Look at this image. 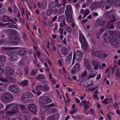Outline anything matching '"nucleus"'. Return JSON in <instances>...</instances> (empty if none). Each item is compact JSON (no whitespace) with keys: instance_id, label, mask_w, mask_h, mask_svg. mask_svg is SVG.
<instances>
[{"instance_id":"nucleus-1","label":"nucleus","mask_w":120,"mask_h":120,"mask_svg":"<svg viewBox=\"0 0 120 120\" xmlns=\"http://www.w3.org/2000/svg\"><path fill=\"white\" fill-rule=\"evenodd\" d=\"M66 8L65 12L67 18L66 20L68 22H72L73 19L72 17V11L71 6L70 5H68L66 6Z\"/></svg>"},{"instance_id":"nucleus-2","label":"nucleus","mask_w":120,"mask_h":120,"mask_svg":"<svg viewBox=\"0 0 120 120\" xmlns=\"http://www.w3.org/2000/svg\"><path fill=\"white\" fill-rule=\"evenodd\" d=\"M51 100L46 97H43L40 98L39 99V104L41 106L48 103L51 101Z\"/></svg>"},{"instance_id":"nucleus-3","label":"nucleus","mask_w":120,"mask_h":120,"mask_svg":"<svg viewBox=\"0 0 120 120\" xmlns=\"http://www.w3.org/2000/svg\"><path fill=\"white\" fill-rule=\"evenodd\" d=\"M8 90L11 92L14 93H19L20 90L19 87L16 85H12L8 87Z\"/></svg>"},{"instance_id":"nucleus-4","label":"nucleus","mask_w":120,"mask_h":120,"mask_svg":"<svg viewBox=\"0 0 120 120\" xmlns=\"http://www.w3.org/2000/svg\"><path fill=\"white\" fill-rule=\"evenodd\" d=\"M80 41L82 47L84 49L86 48L87 44L86 41L83 34L81 33H79Z\"/></svg>"},{"instance_id":"nucleus-5","label":"nucleus","mask_w":120,"mask_h":120,"mask_svg":"<svg viewBox=\"0 0 120 120\" xmlns=\"http://www.w3.org/2000/svg\"><path fill=\"white\" fill-rule=\"evenodd\" d=\"M4 101L6 102H8L12 101L13 100V97L9 93L5 94L4 97Z\"/></svg>"},{"instance_id":"nucleus-6","label":"nucleus","mask_w":120,"mask_h":120,"mask_svg":"<svg viewBox=\"0 0 120 120\" xmlns=\"http://www.w3.org/2000/svg\"><path fill=\"white\" fill-rule=\"evenodd\" d=\"M10 43L12 44L15 45H18L20 42V38L18 37L15 36L14 38L9 39Z\"/></svg>"},{"instance_id":"nucleus-7","label":"nucleus","mask_w":120,"mask_h":120,"mask_svg":"<svg viewBox=\"0 0 120 120\" xmlns=\"http://www.w3.org/2000/svg\"><path fill=\"white\" fill-rule=\"evenodd\" d=\"M82 53L78 50H77L75 53L74 52L73 56L78 61H79L82 59Z\"/></svg>"},{"instance_id":"nucleus-8","label":"nucleus","mask_w":120,"mask_h":120,"mask_svg":"<svg viewBox=\"0 0 120 120\" xmlns=\"http://www.w3.org/2000/svg\"><path fill=\"white\" fill-rule=\"evenodd\" d=\"M4 74L5 75H11L14 72V71L11 68L9 67L6 68L4 69Z\"/></svg>"},{"instance_id":"nucleus-9","label":"nucleus","mask_w":120,"mask_h":120,"mask_svg":"<svg viewBox=\"0 0 120 120\" xmlns=\"http://www.w3.org/2000/svg\"><path fill=\"white\" fill-rule=\"evenodd\" d=\"M28 109L33 113H35L37 112L36 105L33 104H30L27 107Z\"/></svg>"},{"instance_id":"nucleus-10","label":"nucleus","mask_w":120,"mask_h":120,"mask_svg":"<svg viewBox=\"0 0 120 120\" xmlns=\"http://www.w3.org/2000/svg\"><path fill=\"white\" fill-rule=\"evenodd\" d=\"M111 42L112 45L115 47H117L120 45L118 40L116 38H112L111 39Z\"/></svg>"},{"instance_id":"nucleus-11","label":"nucleus","mask_w":120,"mask_h":120,"mask_svg":"<svg viewBox=\"0 0 120 120\" xmlns=\"http://www.w3.org/2000/svg\"><path fill=\"white\" fill-rule=\"evenodd\" d=\"M107 21L106 19L104 20L103 18H101L100 19L97 20L96 22L97 24L101 26H104Z\"/></svg>"},{"instance_id":"nucleus-12","label":"nucleus","mask_w":120,"mask_h":120,"mask_svg":"<svg viewBox=\"0 0 120 120\" xmlns=\"http://www.w3.org/2000/svg\"><path fill=\"white\" fill-rule=\"evenodd\" d=\"M33 96L32 93L30 92H28L24 93L21 97V100H24L25 98H31Z\"/></svg>"},{"instance_id":"nucleus-13","label":"nucleus","mask_w":120,"mask_h":120,"mask_svg":"<svg viewBox=\"0 0 120 120\" xmlns=\"http://www.w3.org/2000/svg\"><path fill=\"white\" fill-rule=\"evenodd\" d=\"M11 106L10 110L14 112L15 113V114L17 113V111L19 110V108L18 107L17 105L15 104H11Z\"/></svg>"},{"instance_id":"nucleus-14","label":"nucleus","mask_w":120,"mask_h":120,"mask_svg":"<svg viewBox=\"0 0 120 120\" xmlns=\"http://www.w3.org/2000/svg\"><path fill=\"white\" fill-rule=\"evenodd\" d=\"M92 63L94 66V69L95 70H97L98 69V67L100 66L101 64L98 62L96 60H94L92 61Z\"/></svg>"},{"instance_id":"nucleus-15","label":"nucleus","mask_w":120,"mask_h":120,"mask_svg":"<svg viewBox=\"0 0 120 120\" xmlns=\"http://www.w3.org/2000/svg\"><path fill=\"white\" fill-rule=\"evenodd\" d=\"M101 6L100 4L97 2H95L93 3L90 6V8L91 10H92L96 8H99Z\"/></svg>"},{"instance_id":"nucleus-16","label":"nucleus","mask_w":120,"mask_h":120,"mask_svg":"<svg viewBox=\"0 0 120 120\" xmlns=\"http://www.w3.org/2000/svg\"><path fill=\"white\" fill-rule=\"evenodd\" d=\"M8 33L9 34V39L12 38L13 37V35L16 34L17 31L13 29H10L8 31Z\"/></svg>"},{"instance_id":"nucleus-17","label":"nucleus","mask_w":120,"mask_h":120,"mask_svg":"<svg viewBox=\"0 0 120 120\" xmlns=\"http://www.w3.org/2000/svg\"><path fill=\"white\" fill-rule=\"evenodd\" d=\"M2 21L4 22H6L10 21L12 22L14 24L16 23L14 22L12 20H11L10 18L8 16H3L2 19Z\"/></svg>"},{"instance_id":"nucleus-18","label":"nucleus","mask_w":120,"mask_h":120,"mask_svg":"<svg viewBox=\"0 0 120 120\" xmlns=\"http://www.w3.org/2000/svg\"><path fill=\"white\" fill-rule=\"evenodd\" d=\"M37 5L38 7L41 9L45 8L46 6L47 3L45 1H43L41 4L39 2L37 3Z\"/></svg>"},{"instance_id":"nucleus-19","label":"nucleus","mask_w":120,"mask_h":120,"mask_svg":"<svg viewBox=\"0 0 120 120\" xmlns=\"http://www.w3.org/2000/svg\"><path fill=\"white\" fill-rule=\"evenodd\" d=\"M61 53L64 55L66 56L68 53V49L65 47H62Z\"/></svg>"},{"instance_id":"nucleus-20","label":"nucleus","mask_w":120,"mask_h":120,"mask_svg":"<svg viewBox=\"0 0 120 120\" xmlns=\"http://www.w3.org/2000/svg\"><path fill=\"white\" fill-rule=\"evenodd\" d=\"M7 54L10 56L9 57V59L11 61H13L15 60L16 57L15 56H13L12 52H9L7 53Z\"/></svg>"},{"instance_id":"nucleus-21","label":"nucleus","mask_w":120,"mask_h":120,"mask_svg":"<svg viewBox=\"0 0 120 120\" xmlns=\"http://www.w3.org/2000/svg\"><path fill=\"white\" fill-rule=\"evenodd\" d=\"M72 52H71L66 57L65 59V62L66 64H69L70 60L72 58Z\"/></svg>"},{"instance_id":"nucleus-22","label":"nucleus","mask_w":120,"mask_h":120,"mask_svg":"<svg viewBox=\"0 0 120 120\" xmlns=\"http://www.w3.org/2000/svg\"><path fill=\"white\" fill-rule=\"evenodd\" d=\"M116 20V19L114 16H113L112 18H111L108 22L107 24V26H109L110 25L112 24Z\"/></svg>"},{"instance_id":"nucleus-23","label":"nucleus","mask_w":120,"mask_h":120,"mask_svg":"<svg viewBox=\"0 0 120 120\" xmlns=\"http://www.w3.org/2000/svg\"><path fill=\"white\" fill-rule=\"evenodd\" d=\"M49 109L48 106L46 105L45 106L42 107L41 110L40 112V113L43 114L45 113V112Z\"/></svg>"},{"instance_id":"nucleus-24","label":"nucleus","mask_w":120,"mask_h":120,"mask_svg":"<svg viewBox=\"0 0 120 120\" xmlns=\"http://www.w3.org/2000/svg\"><path fill=\"white\" fill-rule=\"evenodd\" d=\"M102 52L101 51H98L94 53L96 56L98 58H101L102 56Z\"/></svg>"},{"instance_id":"nucleus-25","label":"nucleus","mask_w":120,"mask_h":120,"mask_svg":"<svg viewBox=\"0 0 120 120\" xmlns=\"http://www.w3.org/2000/svg\"><path fill=\"white\" fill-rule=\"evenodd\" d=\"M118 70V69H116L117 72L115 73V76L116 79L117 80L120 79V71Z\"/></svg>"},{"instance_id":"nucleus-26","label":"nucleus","mask_w":120,"mask_h":120,"mask_svg":"<svg viewBox=\"0 0 120 120\" xmlns=\"http://www.w3.org/2000/svg\"><path fill=\"white\" fill-rule=\"evenodd\" d=\"M44 75L43 74H40L36 76L35 79H43L45 78Z\"/></svg>"},{"instance_id":"nucleus-27","label":"nucleus","mask_w":120,"mask_h":120,"mask_svg":"<svg viewBox=\"0 0 120 120\" xmlns=\"http://www.w3.org/2000/svg\"><path fill=\"white\" fill-rule=\"evenodd\" d=\"M16 48L15 47H2L1 49L2 51H4L5 50H11L12 49H15Z\"/></svg>"},{"instance_id":"nucleus-28","label":"nucleus","mask_w":120,"mask_h":120,"mask_svg":"<svg viewBox=\"0 0 120 120\" xmlns=\"http://www.w3.org/2000/svg\"><path fill=\"white\" fill-rule=\"evenodd\" d=\"M65 17L64 15H62L59 17L58 18V21L60 22H62L65 20Z\"/></svg>"},{"instance_id":"nucleus-29","label":"nucleus","mask_w":120,"mask_h":120,"mask_svg":"<svg viewBox=\"0 0 120 120\" xmlns=\"http://www.w3.org/2000/svg\"><path fill=\"white\" fill-rule=\"evenodd\" d=\"M42 90L46 91H48L49 88V86L47 85H45L44 86H42Z\"/></svg>"},{"instance_id":"nucleus-30","label":"nucleus","mask_w":120,"mask_h":120,"mask_svg":"<svg viewBox=\"0 0 120 120\" xmlns=\"http://www.w3.org/2000/svg\"><path fill=\"white\" fill-rule=\"evenodd\" d=\"M57 5L56 4V3L51 2L49 4V6L50 8H53L55 7Z\"/></svg>"},{"instance_id":"nucleus-31","label":"nucleus","mask_w":120,"mask_h":120,"mask_svg":"<svg viewBox=\"0 0 120 120\" xmlns=\"http://www.w3.org/2000/svg\"><path fill=\"white\" fill-rule=\"evenodd\" d=\"M56 111L57 110L56 108H51L49 109V114H51L56 112Z\"/></svg>"},{"instance_id":"nucleus-32","label":"nucleus","mask_w":120,"mask_h":120,"mask_svg":"<svg viewBox=\"0 0 120 120\" xmlns=\"http://www.w3.org/2000/svg\"><path fill=\"white\" fill-rule=\"evenodd\" d=\"M5 113L7 115L11 116L15 114V113L14 112L12 111H10L6 112Z\"/></svg>"},{"instance_id":"nucleus-33","label":"nucleus","mask_w":120,"mask_h":120,"mask_svg":"<svg viewBox=\"0 0 120 120\" xmlns=\"http://www.w3.org/2000/svg\"><path fill=\"white\" fill-rule=\"evenodd\" d=\"M42 86L40 85H37L35 89L37 91H40V90H42Z\"/></svg>"},{"instance_id":"nucleus-34","label":"nucleus","mask_w":120,"mask_h":120,"mask_svg":"<svg viewBox=\"0 0 120 120\" xmlns=\"http://www.w3.org/2000/svg\"><path fill=\"white\" fill-rule=\"evenodd\" d=\"M54 120H58L59 117V115L58 113H56L52 115Z\"/></svg>"},{"instance_id":"nucleus-35","label":"nucleus","mask_w":120,"mask_h":120,"mask_svg":"<svg viewBox=\"0 0 120 120\" xmlns=\"http://www.w3.org/2000/svg\"><path fill=\"white\" fill-rule=\"evenodd\" d=\"M27 53V52L26 51H24L23 50L20 51L19 52V54L21 56H22L26 54Z\"/></svg>"},{"instance_id":"nucleus-36","label":"nucleus","mask_w":120,"mask_h":120,"mask_svg":"<svg viewBox=\"0 0 120 120\" xmlns=\"http://www.w3.org/2000/svg\"><path fill=\"white\" fill-rule=\"evenodd\" d=\"M28 82L27 80H24L20 83V85L24 86L26 85L28 83Z\"/></svg>"},{"instance_id":"nucleus-37","label":"nucleus","mask_w":120,"mask_h":120,"mask_svg":"<svg viewBox=\"0 0 120 120\" xmlns=\"http://www.w3.org/2000/svg\"><path fill=\"white\" fill-rule=\"evenodd\" d=\"M6 60V57L5 56L1 55L0 56V61L2 62H4Z\"/></svg>"},{"instance_id":"nucleus-38","label":"nucleus","mask_w":120,"mask_h":120,"mask_svg":"<svg viewBox=\"0 0 120 120\" xmlns=\"http://www.w3.org/2000/svg\"><path fill=\"white\" fill-rule=\"evenodd\" d=\"M53 11V9L52 8H50L47 12L46 14L47 15L49 16L51 15Z\"/></svg>"},{"instance_id":"nucleus-39","label":"nucleus","mask_w":120,"mask_h":120,"mask_svg":"<svg viewBox=\"0 0 120 120\" xmlns=\"http://www.w3.org/2000/svg\"><path fill=\"white\" fill-rule=\"evenodd\" d=\"M79 70H78V69H76L73 67L71 70V72L72 74H74L77 72Z\"/></svg>"},{"instance_id":"nucleus-40","label":"nucleus","mask_w":120,"mask_h":120,"mask_svg":"<svg viewBox=\"0 0 120 120\" xmlns=\"http://www.w3.org/2000/svg\"><path fill=\"white\" fill-rule=\"evenodd\" d=\"M85 68L87 70L89 71H92V68L91 67V66L90 65H88V66H87L85 67Z\"/></svg>"},{"instance_id":"nucleus-41","label":"nucleus","mask_w":120,"mask_h":120,"mask_svg":"<svg viewBox=\"0 0 120 120\" xmlns=\"http://www.w3.org/2000/svg\"><path fill=\"white\" fill-rule=\"evenodd\" d=\"M87 75V72L86 70H85L82 73L81 76L82 77H85Z\"/></svg>"},{"instance_id":"nucleus-42","label":"nucleus","mask_w":120,"mask_h":120,"mask_svg":"<svg viewBox=\"0 0 120 120\" xmlns=\"http://www.w3.org/2000/svg\"><path fill=\"white\" fill-rule=\"evenodd\" d=\"M73 67L76 69H78V70H79L80 68L79 64V63H76Z\"/></svg>"},{"instance_id":"nucleus-43","label":"nucleus","mask_w":120,"mask_h":120,"mask_svg":"<svg viewBox=\"0 0 120 120\" xmlns=\"http://www.w3.org/2000/svg\"><path fill=\"white\" fill-rule=\"evenodd\" d=\"M104 29L103 28H101L100 29L98 32V33L97 34L98 35H100L104 31Z\"/></svg>"},{"instance_id":"nucleus-44","label":"nucleus","mask_w":120,"mask_h":120,"mask_svg":"<svg viewBox=\"0 0 120 120\" xmlns=\"http://www.w3.org/2000/svg\"><path fill=\"white\" fill-rule=\"evenodd\" d=\"M0 81L7 82L8 81V80L5 78L1 77L0 78Z\"/></svg>"},{"instance_id":"nucleus-45","label":"nucleus","mask_w":120,"mask_h":120,"mask_svg":"<svg viewBox=\"0 0 120 120\" xmlns=\"http://www.w3.org/2000/svg\"><path fill=\"white\" fill-rule=\"evenodd\" d=\"M37 70L35 71L34 69H33L31 71V75L32 76L34 75L35 76L37 73Z\"/></svg>"},{"instance_id":"nucleus-46","label":"nucleus","mask_w":120,"mask_h":120,"mask_svg":"<svg viewBox=\"0 0 120 120\" xmlns=\"http://www.w3.org/2000/svg\"><path fill=\"white\" fill-rule=\"evenodd\" d=\"M66 30L69 32H71V27L69 26H67L66 28Z\"/></svg>"},{"instance_id":"nucleus-47","label":"nucleus","mask_w":120,"mask_h":120,"mask_svg":"<svg viewBox=\"0 0 120 120\" xmlns=\"http://www.w3.org/2000/svg\"><path fill=\"white\" fill-rule=\"evenodd\" d=\"M109 99V98H105L104 100L102 101V102L105 104H107L108 103V100Z\"/></svg>"},{"instance_id":"nucleus-48","label":"nucleus","mask_w":120,"mask_h":120,"mask_svg":"<svg viewBox=\"0 0 120 120\" xmlns=\"http://www.w3.org/2000/svg\"><path fill=\"white\" fill-rule=\"evenodd\" d=\"M115 4L117 6L120 5V0H117L115 2Z\"/></svg>"},{"instance_id":"nucleus-49","label":"nucleus","mask_w":120,"mask_h":120,"mask_svg":"<svg viewBox=\"0 0 120 120\" xmlns=\"http://www.w3.org/2000/svg\"><path fill=\"white\" fill-rule=\"evenodd\" d=\"M108 56V54L107 53L103 54H102V56L101 58L103 59L105 58Z\"/></svg>"},{"instance_id":"nucleus-50","label":"nucleus","mask_w":120,"mask_h":120,"mask_svg":"<svg viewBox=\"0 0 120 120\" xmlns=\"http://www.w3.org/2000/svg\"><path fill=\"white\" fill-rule=\"evenodd\" d=\"M89 11L88 9L86 10L84 13V14L85 15V16H86L88 15L89 13Z\"/></svg>"},{"instance_id":"nucleus-51","label":"nucleus","mask_w":120,"mask_h":120,"mask_svg":"<svg viewBox=\"0 0 120 120\" xmlns=\"http://www.w3.org/2000/svg\"><path fill=\"white\" fill-rule=\"evenodd\" d=\"M24 118L25 120H30V119L29 116L26 115L24 116Z\"/></svg>"},{"instance_id":"nucleus-52","label":"nucleus","mask_w":120,"mask_h":120,"mask_svg":"<svg viewBox=\"0 0 120 120\" xmlns=\"http://www.w3.org/2000/svg\"><path fill=\"white\" fill-rule=\"evenodd\" d=\"M6 10V9L5 8H2L0 10V13L1 14H2L4 13Z\"/></svg>"},{"instance_id":"nucleus-53","label":"nucleus","mask_w":120,"mask_h":120,"mask_svg":"<svg viewBox=\"0 0 120 120\" xmlns=\"http://www.w3.org/2000/svg\"><path fill=\"white\" fill-rule=\"evenodd\" d=\"M8 78L10 81H12L14 80V78L11 76H9L8 77Z\"/></svg>"},{"instance_id":"nucleus-54","label":"nucleus","mask_w":120,"mask_h":120,"mask_svg":"<svg viewBox=\"0 0 120 120\" xmlns=\"http://www.w3.org/2000/svg\"><path fill=\"white\" fill-rule=\"evenodd\" d=\"M115 25L118 28H120V22H118L116 23Z\"/></svg>"},{"instance_id":"nucleus-55","label":"nucleus","mask_w":120,"mask_h":120,"mask_svg":"<svg viewBox=\"0 0 120 120\" xmlns=\"http://www.w3.org/2000/svg\"><path fill=\"white\" fill-rule=\"evenodd\" d=\"M55 25V27L53 28V30H57L58 29L57 24L56 23H55L54 24Z\"/></svg>"},{"instance_id":"nucleus-56","label":"nucleus","mask_w":120,"mask_h":120,"mask_svg":"<svg viewBox=\"0 0 120 120\" xmlns=\"http://www.w3.org/2000/svg\"><path fill=\"white\" fill-rule=\"evenodd\" d=\"M11 105H6L5 109V111H6L7 109H11Z\"/></svg>"},{"instance_id":"nucleus-57","label":"nucleus","mask_w":120,"mask_h":120,"mask_svg":"<svg viewBox=\"0 0 120 120\" xmlns=\"http://www.w3.org/2000/svg\"><path fill=\"white\" fill-rule=\"evenodd\" d=\"M47 120H54L52 115H51L48 118Z\"/></svg>"},{"instance_id":"nucleus-58","label":"nucleus","mask_w":120,"mask_h":120,"mask_svg":"<svg viewBox=\"0 0 120 120\" xmlns=\"http://www.w3.org/2000/svg\"><path fill=\"white\" fill-rule=\"evenodd\" d=\"M8 27L9 28H15V27H17V26L15 25H12V24H11L8 26Z\"/></svg>"},{"instance_id":"nucleus-59","label":"nucleus","mask_w":120,"mask_h":120,"mask_svg":"<svg viewBox=\"0 0 120 120\" xmlns=\"http://www.w3.org/2000/svg\"><path fill=\"white\" fill-rule=\"evenodd\" d=\"M55 43V41L54 40L51 39V42L50 43V45H53Z\"/></svg>"},{"instance_id":"nucleus-60","label":"nucleus","mask_w":120,"mask_h":120,"mask_svg":"<svg viewBox=\"0 0 120 120\" xmlns=\"http://www.w3.org/2000/svg\"><path fill=\"white\" fill-rule=\"evenodd\" d=\"M83 86L86 87H88L90 86V84H87V83H85L83 84Z\"/></svg>"},{"instance_id":"nucleus-61","label":"nucleus","mask_w":120,"mask_h":120,"mask_svg":"<svg viewBox=\"0 0 120 120\" xmlns=\"http://www.w3.org/2000/svg\"><path fill=\"white\" fill-rule=\"evenodd\" d=\"M23 74L22 71L20 70L19 71V75L20 77Z\"/></svg>"},{"instance_id":"nucleus-62","label":"nucleus","mask_w":120,"mask_h":120,"mask_svg":"<svg viewBox=\"0 0 120 120\" xmlns=\"http://www.w3.org/2000/svg\"><path fill=\"white\" fill-rule=\"evenodd\" d=\"M59 31L61 35L63 34V30L62 28H60L59 29Z\"/></svg>"},{"instance_id":"nucleus-63","label":"nucleus","mask_w":120,"mask_h":120,"mask_svg":"<svg viewBox=\"0 0 120 120\" xmlns=\"http://www.w3.org/2000/svg\"><path fill=\"white\" fill-rule=\"evenodd\" d=\"M64 10V8L63 7H61L59 11L60 12H63Z\"/></svg>"},{"instance_id":"nucleus-64","label":"nucleus","mask_w":120,"mask_h":120,"mask_svg":"<svg viewBox=\"0 0 120 120\" xmlns=\"http://www.w3.org/2000/svg\"><path fill=\"white\" fill-rule=\"evenodd\" d=\"M20 64H25V62L24 60H21L19 62Z\"/></svg>"}]
</instances>
